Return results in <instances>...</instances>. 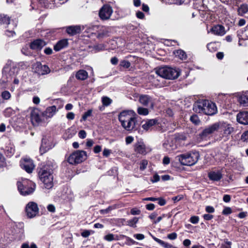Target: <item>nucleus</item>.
Listing matches in <instances>:
<instances>
[{"label":"nucleus","instance_id":"1","mask_svg":"<svg viewBox=\"0 0 248 248\" xmlns=\"http://www.w3.org/2000/svg\"><path fill=\"white\" fill-rule=\"evenodd\" d=\"M57 167L53 161L48 160L37 168L38 176L47 189L52 188L54 186L53 174Z\"/></svg>","mask_w":248,"mask_h":248},{"label":"nucleus","instance_id":"2","mask_svg":"<svg viewBox=\"0 0 248 248\" xmlns=\"http://www.w3.org/2000/svg\"><path fill=\"white\" fill-rule=\"evenodd\" d=\"M193 110L199 113L213 115L217 112L215 103L206 99H199L193 105Z\"/></svg>","mask_w":248,"mask_h":248},{"label":"nucleus","instance_id":"3","mask_svg":"<svg viewBox=\"0 0 248 248\" xmlns=\"http://www.w3.org/2000/svg\"><path fill=\"white\" fill-rule=\"evenodd\" d=\"M178 160L184 166H192L199 160V153L198 152H190L178 155Z\"/></svg>","mask_w":248,"mask_h":248},{"label":"nucleus","instance_id":"4","mask_svg":"<svg viewBox=\"0 0 248 248\" xmlns=\"http://www.w3.org/2000/svg\"><path fill=\"white\" fill-rule=\"evenodd\" d=\"M16 185L20 194L23 196L30 195L35 190V185L29 179L18 181Z\"/></svg>","mask_w":248,"mask_h":248},{"label":"nucleus","instance_id":"5","mask_svg":"<svg viewBox=\"0 0 248 248\" xmlns=\"http://www.w3.org/2000/svg\"><path fill=\"white\" fill-rule=\"evenodd\" d=\"M156 73L160 77L169 79L177 78L180 74L179 69L173 68L170 67H164L160 68Z\"/></svg>","mask_w":248,"mask_h":248},{"label":"nucleus","instance_id":"6","mask_svg":"<svg viewBox=\"0 0 248 248\" xmlns=\"http://www.w3.org/2000/svg\"><path fill=\"white\" fill-rule=\"evenodd\" d=\"M92 34L94 35L99 40H102L110 36L111 29L105 26H94L92 28Z\"/></svg>","mask_w":248,"mask_h":248},{"label":"nucleus","instance_id":"7","mask_svg":"<svg viewBox=\"0 0 248 248\" xmlns=\"http://www.w3.org/2000/svg\"><path fill=\"white\" fill-rule=\"evenodd\" d=\"M86 151L77 150L73 152L67 158V162L71 165H77L82 163L87 159Z\"/></svg>","mask_w":248,"mask_h":248},{"label":"nucleus","instance_id":"8","mask_svg":"<svg viewBox=\"0 0 248 248\" xmlns=\"http://www.w3.org/2000/svg\"><path fill=\"white\" fill-rule=\"evenodd\" d=\"M25 212L29 218H33L39 213L37 204L33 202H30L26 206Z\"/></svg>","mask_w":248,"mask_h":248},{"label":"nucleus","instance_id":"9","mask_svg":"<svg viewBox=\"0 0 248 248\" xmlns=\"http://www.w3.org/2000/svg\"><path fill=\"white\" fill-rule=\"evenodd\" d=\"M33 72L39 76L48 74L50 72V69L47 65H42L40 62H36L32 68Z\"/></svg>","mask_w":248,"mask_h":248},{"label":"nucleus","instance_id":"10","mask_svg":"<svg viewBox=\"0 0 248 248\" xmlns=\"http://www.w3.org/2000/svg\"><path fill=\"white\" fill-rule=\"evenodd\" d=\"M219 124L218 123H216L213 124L209 126L208 127L205 128L204 129L202 130V131L199 134V137L202 139H205L209 135L214 133L215 131L219 130Z\"/></svg>","mask_w":248,"mask_h":248},{"label":"nucleus","instance_id":"11","mask_svg":"<svg viewBox=\"0 0 248 248\" xmlns=\"http://www.w3.org/2000/svg\"><path fill=\"white\" fill-rule=\"evenodd\" d=\"M112 13L111 7L108 4L104 5L99 10V16L101 20L108 19Z\"/></svg>","mask_w":248,"mask_h":248},{"label":"nucleus","instance_id":"12","mask_svg":"<svg viewBox=\"0 0 248 248\" xmlns=\"http://www.w3.org/2000/svg\"><path fill=\"white\" fill-rule=\"evenodd\" d=\"M20 166L28 173H31L35 167L33 160L30 158L21 159Z\"/></svg>","mask_w":248,"mask_h":248},{"label":"nucleus","instance_id":"13","mask_svg":"<svg viewBox=\"0 0 248 248\" xmlns=\"http://www.w3.org/2000/svg\"><path fill=\"white\" fill-rule=\"evenodd\" d=\"M46 44V42L44 39L38 38L33 40L30 43V47L32 50L40 51Z\"/></svg>","mask_w":248,"mask_h":248},{"label":"nucleus","instance_id":"14","mask_svg":"<svg viewBox=\"0 0 248 248\" xmlns=\"http://www.w3.org/2000/svg\"><path fill=\"white\" fill-rule=\"evenodd\" d=\"M137 118L134 116L129 121H127L124 125H122V126L127 131L131 132L137 129Z\"/></svg>","mask_w":248,"mask_h":248},{"label":"nucleus","instance_id":"15","mask_svg":"<svg viewBox=\"0 0 248 248\" xmlns=\"http://www.w3.org/2000/svg\"><path fill=\"white\" fill-rule=\"evenodd\" d=\"M41 112L37 108L32 109L30 113V119L32 124L34 125L41 122Z\"/></svg>","mask_w":248,"mask_h":248},{"label":"nucleus","instance_id":"16","mask_svg":"<svg viewBox=\"0 0 248 248\" xmlns=\"http://www.w3.org/2000/svg\"><path fill=\"white\" fill-rule=\"evenodd\" d=\"M134 116H135L132 115L131 111L125 110L120 113L118 115V120L122 125Z\"/></svg>","mask_w":248,"mask_h":248},{"label":"nucleus","instance_id":"17","mask_svg":"<svg viewBox=\"0 0 248 248\" xmlns=\"http://www.w3.org/2000/svg\"><path fill=\"white\" fill-rule=\"evenodd\" d=\"M159 124L158 120L157 119H149L147 120L145 123L142 124V127L146 131L152 130L156 128L157 126H159Z\"/></svg>","mask_w":248,"mask_h":248},{"label":"nucleus","instance_id":"18","mask_svg":"<svg viewBox=\"0 0 248 248\" xmlns=\"http://www.w3.org/2000/svg\"><path fill=\"white\" fill-rule=\"evenodd\" d=\"M140 103L145 107L151 106V108H153L154 104L152 101V98L147 94H141L139 99Z\"/></svg>","mask_w":248,"mask_h":248},{"label":"nucleus","instance_id":"19","mask_svg":"<svg viewBox=\"0 0 248 248\" xmlns=\"http://www.w3.org/2000/svg\"><path fill=\"white\" fill-rule=\"evenodd\" d=\"M211 31L214 35L218 36H223L226 33L224 27L220 24L214 25L211 29Z\"/></svg>","mask_w":248,"mask_h":248},{"label":"nucleus","instance_id":"20","mask_svg":"<svg viewBox=\"0 0 248 248\" xmlns=\"http://www.w3.org/2000/svg\"><path fill=\"white\" fill-rule=\"evenodd\" d=\"M237 122L243 124H248V111H242L237 115Z\"/></svg>","mask_w":248,"mask_h":248},{"label":"nucleus","instance_id":"21","mask_svg":"<svg viewBox=\"0 0 248 248\" xmlns=\"http://www.w3.org/2000/svg\"><path fill=\"white\" fill-rule=\"evenodd\" d=\"M69 45L68 40L67 39H62L58 41L54 46V50L56 51H59L61 49L68 46Z\"/></svg>","mask_w":248,"mask_h":248},{"label":"nucleus","instance_id":"22","mask_svg":"<svg viewBox=\"0 0 248 248\" xmlns=\"http://www.w3.org/2000/svg\"><path fill=\"white\" fill-rule=\"evenodd\" d=\"M66 32L70 36L79 34L81 32V27L79 25L69 26L66 27Z\"/></svg>","mask_w":248,"mask_h":248},{"label":"nucleus","instance_id":"23","mask_svg":"<svg viewBox=\"0 0 248 248\" xmlns=\"http://www.w3.org/2000/svg\"><path fill=\"white\" fill-rule=\"evenodd\" d=\"M51 149V146L49 145L46 139L43 138L42 142L39 149V152L41 155H43L45 153Z\"/></svg>","mask_w":248,"mask_h":248},{"label":"nucleus","instance_id":"24","mask_svg":"<svg viewBox=\"0 0 248 248\" xmlns=\"http://www.w3.org/2000/svg\"><path fill=\"white\" fill-rule=\"evenodd\" d=\"M57 111L56 107L54 105L47 107L46 110L42 112V115L46 118H51Z\"/></svg>","mask_w":248,"mask_h":248},{"label":"nucleus","instance_id":"25","mask_svg":"<svg viewBox=\"0 0 248 248\" xmlns=\"http://www.w3.org/2000/svg\"><path fill=\"white\" fill-rule=\"evenodd\" d=\"M219 129L223 131V134L225 136H228L233 131L234 128L231 126V124H219Z\"/></svg>","mask_w":248,"mask_h":248},{"label":"nucleus","instance_id":"26","mask_svg":"<svg viewBox=\"0 0 248 248\" xmlns=\"http://www.w3.org/2000/svg\"><path fill=\"white\" fill-rule=\"evenodd\" d=\"M208 177L211 181H218L222 178V174L219 171H211L208 172Z\"/></svg>","mask_w":248,"mask_h":248},{"label":"nucleus","instance_id":"27","mask_svg":"<svg viewBox=\"0 0 248 248\" xmlns=\"http://www.w3.org/2000/svg\"><path fill=\"white\" fill-rule=\"evenodd\" d=\"M135 151L138 154L145 155L146 154V147L143 142L138 141L135 144Z\"/></svg>","mask_w":248,"mask_h":248},{"label":"nucleus","instance_id":"28","mask_svg":"<svg viewBox=\"0 0 248 248\" xmlns=\"http://www.w3.org/2000/svg\"><path fill=\"white\" fill-rule=\"evenodd\" d=\"M237 36L239 39L242 40H248V25L244 29V30L241 31H237ZM239 46L241 45L240 43V40L238 43Z\"/></svg>","mask_w":248,"mask_h":248},{"label":"nucleus","instance_id":"29","mask_svg":"<svg viewBox=\"0 0 248 248\" xmlns=\"http://www.w3.org/2000/svg\"><path fill=\"white\" fill-rule=\"evenodd\" d=\"M126 32L127 34L134 36L135 33L139 31L138 26L133 25L131 24H128L126 27Z\"/></svg>","mask_w":248,"mask_h":248},{"label":"nucleus","instance_id":"30","mask_svg":"<svg viewBox=\"0 0 248 248\" xmlns=\"http://www.w3.org/2000/svg\"><path fill=\"white\" fill-rule=\"evenodd\" d=\"M176 57L178 58L182 61H185L187 59V55L185 51L182 49L175 50L173 52Z\"/></svg>","mask_w":248,"mask_h":248},{"label":"nucleus","instance_id":"31","mask_svg":"<svg viewBox=\"0 0 248 248\" xmlns=\"http://www.w3.org/2000/svg\"><path fill=\"white\" fill-rule=\"evenodd\" d=\"M238 101L243 107H248V95L246 93L240 95L238 97Z\"/></svg>","mask_w":248,"mask_h":248},{"label":"nucleus","instance_id":"32","mask_svg":"<svg viewBox=\"0 0 248 248\" xmlns=\"http://www.w3.org/2000/svg\"><path fill=\"white\" fill-rule=\"evenodd\" d=\"M88 75L86 71L80 70L78 71L76 75V78L78 80H84L88 78Z\"/></svg>","mask_w":248,"mask_h":248},{"label":"nucleus","instance_id":"33","mask_svg":"<svg viewBox=\"0 0 248 248\" xmlns=\"http://www.w3.org/2000/svg\"><path fill=\"white\" fill-rule=\"evenodd\" d=\"M238 15L244 16L248 12V5L247 4H242L237 9Z\"/></svg>","mask_w":248,"mask_h":248},{"label":"nucleus","instance_id":"34","mask_svg":"<svg viewBox=\"0 0 248 248\" xmlns=\"http://www.w3.org/2000/svg\"><path fill=\"white\" fill-rule=\"evenodd\" d=\"M11 21V17L7 15L0 14V24L8 25Z\"/></svg>","mask_w":248,"mask_h":248},{"label":"nucleus","instance_id":"35","mask_svg":"<svg viewBox=\"0 0 248 248\" xmlns=\"http://www.w3.org/2000/svg\"><path fill=\"white\" fill-rule=\"evenodd\" d=\"M193 7L194 9H196L199 11L204 10V6L202 1H195L193 3Z\"/></svg>","mask_w":248,"mask_h":248},{"label":"nucleus","instance_id":"36","mask_svg":"<svg viewBox=\"0 0 248 248\" xmlns=\"http://www.w3.org/2000/svg\"><path fill=\"white\" fill-rule=\"evenodd\" d=\"M138 221L139 218L134 217L132 219L127 220L126 225L130 227L135 228L136 227V224L138 222Z\"/></svg>","mask_w":248,"mask_h":248},{"label":"nucleus","instance_id":"37","mask_svg":"<svg viewBox=\"0 0 248 248\" xmlns=\"http://www.w3.org/2000/svg\"><path fill=\"white\" fill-rule=\"evenodd\" d=\"M162 0L163 1H165L166 3L170 4H176V5H181L185 1V0Z\"/></svg>","mask_w":248,"mask_h":248},{"label":"nucleus","instance_id":"38","mask_svg":"<svg viewBox=\"0 0 248 248\" xmlns=\"http://www.w3.org/2000/svg\"><path fill=\"white\" fill-rule=\"evenodd\" d=\"M137 112L140 115L146 116L149 114V110L147 108L139 107L137 109Z\"/></svg>","mask_w":248,"mask_h":248},{"label":"nucleus","instance_id":"39","mask_svg":"<svg viewBox=\"0 0 248 248\" xmlns=\"http://www.w3.org/2000/svg\"><path fill=\"white\" fill-rule=\"evenodd\" d=\"M92 112H93V110L92 109H88L86 112H84V113L82 115L80 121L81 122H82L83 121H85L88 117H90L92 115Z\"/></svg>","mask_w":248,"mask_h":248},{"label":"nucleus","instance_id":"40","mask_svg":"<svg viewBox=\"0 0 248 248\" xmlns=\"http://www.w3.org/2000/svg\"><path fill=\"white\" fill-rule=\"evenodd\" d=\"M207 48L210 51V52H215L217 50V48L216 46V44L215 43L211 42L208 44H207L206 46Z\"/></svg>","mask_w":248,"mask_h":248},{"label":"nucleus","instance_id":"41","mask_svg":"<svg viewBox=\"0 0 248 248\" xmlns=\"http://www.w3.org/2000/svg\"><path fill=\"white\" fill-rule=\"evenodd\" d=\"M112 100L107 96H103L102 98V102L104 106H108L112 103Z\"/></svg>","mask_w":248,"mask_h":248},{"label":"nucleus","instance_id":"42","mask_svg":"<svg viewBox=\"0 0 248 248\" xmlns=\"http://www.w3.org/2000/svg\"><path fill=\"white\" fill-rule=\"evenodd\" d=\"M190 121L194 124L196 125H198L200 123V120L199 119L198 116L196 114H193L190 116Z\"/></svg>","mask_w":248,"mask_h":248},{"label":"nucleus","instance_id":"43","mask_svg":"<svg viewBox=\"0 0 248 248\" xmlns=\"http://www.w3.org/2000/svg\"><path fill=\"white\" fill-rule=\"evenodd\" d=\"M232 243L229 241L228 239H225L224 240V243H222L220 246V248H232Z\"/></svg>","mask_w":248,"mask_h":248},{"label":"nucleus","instance_id":"44","mask_svg":"<svg viewBox=\"0 0 248 248\" xmlns=\"http://www.w3.org/2000/svg\"><path fill=\"white\" fill-rule=\"evenodd\" d=\"M123 237H124L126 239L125 244L127 245L130 246L132 245L138 244V242H136L135 240H134L133 239H132V238H131L130 237H129L128 236H127L125 235H123Z\"/></svg>","mask_w":248,"mask_h":248},{"label":"nucleus","instance_id":"45","mask_svg":"<svg viewBox=\"0 0 248 248\" xmlns=\"http://www.w3.org/2000/svg\"><path fill=\"white\" fill-rule=\"evenodd\" d=\"M119 65L120 67L127 69L130 67L131 63L128 61L122 60L120 62Z\"/></svg>","mask_w":248,"mask_h":248},{"label":"nucleus","instance_id":"46","mask_svg":"<svg viewBox=\"0 0 248 248\" xmlns=\"http://www.w3.org/2000/svg\"><path fill=\"white\" fill-rule=\"evenodd\" d=\"M6 159L3 155L0 153V169L6 166Z\"/></svg>","mask_w":248,"mask_h":248},{"label":"nucleus","instance_id":"47","mask_svg":"<svg viewBox=\"0 0 248 248\" xmlns=\"http://www.w3.org/2000/svg\"><path fill=\"white\" fill-rule=\"evenodd\" d=\"M148 161L145 159L142 160L140 164V170L141 171L144 170L147 166Z\"/></svg>","mask_w":248,"mask_h":248},{"label":"nucleus","instance_id":"48","mask_svg":"<svg viewBox=\"0 0 248 248\" xmlns=\"http://www.w3.org/2000/svg\"><path fill=\"white\" fill-rule=\"evenodd\" d=\"M13 109L11 108H7L3 111V115L6 117H9L13 114Z\"/></svg>","mask_w":248,"mask_h":248},{"label":"nucleus","instance_id":"49","mask_svg":"<svg viewBox=\"0 0 248 248\" xmlns=\"http://www.w3.org/2000/svg\"><path fill=\"white\" fill-rule=\"evenodd\" d=\"M93 48L97 52L102 51L105 49V46L102 44H97L94 46Z\"/></svg>","mask_w":248,"mask_h":248},{"label":"nucleus","instance_id":"50","mask_svg":"<svg viewBox=\"0 0 248 248\" xmlns=\"http://www.w3.org/2000/svg\"><path fill=\"white\" fill-rule=\"evenodd\" d=\"M232 212L231 207H225L222 212V214L224 215H229Z\"/></svg>","mask_w":248,"mask_h":248},{"label":"nucleus","instance_id":"51","mask_svg":"<svg viewBox=\"0 0 248 248\" xmlns=\"http://www.w3.org/2000/svg\"><path fill=\"white\" fill-rule=\"evenodd\" d=\"M241 139L244 142H248V130L242 134Z\"/></svg>","mask_w":248,"mask_h":248},{"label":"nucleus","instance_id":"52","mask_svg":"<svg viewBox=\"0 0 248 248\" xmlns=\"http://www.w3.org/2000/svg\"><path fill=\"white\" fill-rule=\"evenodd\" d=\"M104 239L108 241H112L114 240V235L112 233H108L104 236Z\"/></svg>","mask_w":248,"mask_h":248},{"label":"nucleus","instance_id":"53","mask_svg":"<svg viewBox=\"0 0 248 248\" xmlns=\"http://www.w3.org/2000/svg\"><path fill=\"white\" fill-rule=\"evenodd\" d=\"M199 217L198 216H192L190 219H189V221L193 223V224H197L199 222Z\"/></svg>","mask_w":248,"mask_h":248},{"label":"nucleus","instance_id":"54","mask_svg":"<svg viewBox=\"0 0 248 248\" xmlns=\"http://www.w3.org/2000/svg\"><path fill=\"white\" fill-rule=\"evenodd\" d=\"M1 96L3 99L7 100L10 98L11 94L8 91H5L2 93Z\"/></svg>","mask_w":248,"mask_h":248},{"label":"nucleus","instance_id":"55","mask_svg":"<svg viewBox=\"0 0 248 248\" xmlns=\"http://www.w3.org/2000/svg\"><path fill=\"white\" fill-rule=\"evenodd\" d=\"M158 204L160 206H164L166 204V201L162 197L157 198Z\"/></svg>","mask_w":248,"mask_h":248},{"label":"nucleus","instance_id":"56","mask_svg":"<svg viewBox=\"0 0 248 248\" xmlns=\"http://www.w3.org/2000/svg\"><path fill=\"white\" fill-rule=\"evenodd\" d=\"M111 153V150L107 148H105L103 152V155L105 157H108Z\"/></svg>","mask_w":248,"mask_h":248},{"label":"nucleus","instance_id":"57","mask_svg":"<svg viewBox=\"0 0 248 248\" xmlns=\"http://www.w3.org/2000/svg\"><path fill=\"white\" fill-rule=\"evenodd\" d=\"M78 137L82 139H84L86 137L87 133L84 130H81L78 134Z\"/></svg>","mask_w":248,"mask_h":248},{"label":"nucleus","instance_id":"58","mask_svg":"<svg viewBox=\"0 0 248 248\" xmlns=\"http://www.w3.org/2000/svg\"><path fill=\"white\" fill-rule=\"evenodd\" d=\"M140 210L136 208H132L130 210V214L132 215H140Z\"/></svg>","mask_w":248,"mask_h":248},{"label":"nucleus","instance_id":"59","mask_svg":"<svg viewBox=\"0 0 248 248\" xmlns=\"http://www.w3.org/2000/svg\"><path fill=\"white\" fill-rule=\"evenodd\" d=\"M184 199V196L183 195H178L176 196L173 197L172 198V200L174 201V202H178L180 200Z\"/></svg>","mask_w":248,"mask_h":248},{"label":"nucleus","instance_id":"60","mask_svg":"<svg viewBox=\"0 0 248 248\" xmlns=\"http://www.w3.org/2000/svg\"><path fill=\"white\" fill-rule=\"evenodd\" d=\"M5 34L7 36L10 37L16 35V32L14 31L7 30L5 31Z\"/></svg>","mask_w":248,"mask_h":248},{"label":"nucleus","instance_id":"61","mask_svg":"<svg viewBox=\"0 0 248 248\" xmlns=\"http://www.w3.org/2000/svg\"><path fill=\"white\" fill-rule=\"evenodd\" d=\"M136 16L137 17V18H138L139 19H143L145 17V15L143 12H142L140 11H138L136 13Z\"/></svg>","mask_w":248,"mask_h":248},{"label":"nucleus","instance_id":"62","mask_svg":"<svg viewBox=\"0 0 248 248\" xmlns=\"http://www.w3.org/2000/svg\"><path fill=\"white\" fill-rule=\"evenodd\" d=\"M205 211L208 213H213L215 212V208L211 206H207L205 207Z\"/></svg>","mask_w":248,"mask_h":248},{"label":"nucleus","instance_id":"63","mask_svg":"<svg viewBox=\"0 0 248 248\" xmlns=\"http://www.w3.org/2000/svg\"><path fill=\"white\" fill-rule=\"evenodd\" d=\"M177 234L176 232H172L168 235V238L170 240H174L177 238Z\"/></svg>","mask_w":248,"mask_h":248},{"label":"nucleus","instance_id":"64","mask_svg":"<svg viewBox=\"0 0 248 248\" xmlns=\"http://www.w3.org/2000/svg\"><path fill=\"white\" fill-rule=\"evenodd\" d=\"M145 208L149 211H152L155 208V205L153 203H149L145 205Z\"/></svg>","mask_w":248,"mask_h":248}]
</instances>
